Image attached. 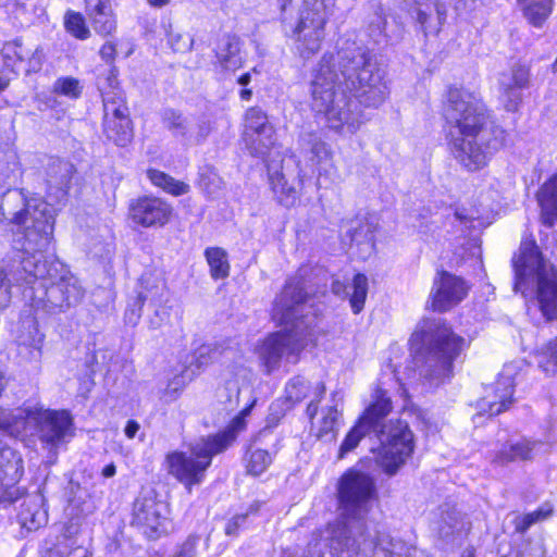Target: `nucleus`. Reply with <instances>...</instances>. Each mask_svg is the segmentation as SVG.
<instances>
[{"label":"nucleus","instance_id":"obj_1","mask_svg":"<svg viewBox=\"0 0 557 557\" xmlns=\"http://www.w3.org/2000/svg\"><path fill=\"white\" fill-rule=\"evenodd\" d=\"M387 95L384 73L370 51L355 41L343 42L336 54L325 53L313 72L311 108L342 134L356 133L362 123L357 102L376 108Z\"/></svg>","mask_w":557,"mask_h":557},{"label":"nucleus","instance_id":"obj_2","mask_svg":"<svg viewBox=\"0 0 557 557\" xmlns=\"http://www.w3.org/2000/svg\"><path fill=\"white\" fill-rule=\"evenodd\" d=\"M336 497L343 521L332 531L334 550L347 552L351 557H428L400 540L369 533L367 516L376 497L375 481L369 473L356 468L346 470L337 481Z\"/></svg>","mask_w":557,"mask_h":557},{"label":"nucleus","instance_id":"obj_3","mask_svg":"<svg viewBox=\"0 0 557 557\" xmlns=\"http://www.w3.org/2000/svg\"><path fill=\"white\" fill-rule=\"evenodd\" d=\"M448 145L456 162L469 172L484 168L505 145L506 132L483 100L463 88H449L443 104Z\"/></svg>","mask_w":557,"mask_h":557},{"label":"nucleus","instance_id":"obj_4","mask_svg":"<svg viewBox=\"0 0 557 557\" xmlns=\"http://www.w3.org/2000/svg\"><path fill=\"white\" fill-rule=\"evenodd\" d=\"M308 293L299 277L288 280L276 297L273 318L285 326L271 334L258 349L259 358L268 372L278 368L282 359L296 363L299 352L312 342L317 314L307 305Z\"/></svg>","mask_w":557,"mask_h":557},{"label":"nucleus","instance_id":"obj_5","mask_svg":"<svg viewBox=\"0 0 557 557\" xmlns=\"http://www.w3.org/2000/svg\"><path fill=\"white\" fill-rule=\"evenodd\" d=\"M391 409L392 403L386 393L376 391L375 401L368 407L341 444L338 458H345L366 435L374 433L381 444L377 463L386 474H396L413 451V434L404 421L384 422Z\"/></svg>","mask_w":557,"mask_h":557},{"label":"nucleus","instance_id":"obj_6","mask_svg":"<svg viewBox=\"0 0 557 557\" xmlns=\"http://www.w3.org/2000/svg\"><path fill=\"white\" fill-rule=\"evenodd\" d=\"M41 253L21 257L12 270L15 282L29 285L33 306L50 313L78 305L85 294L78 278L61 262L44 260Z\"/></svg>","mask_w":557,"mask_h":557},{"label":"nucleus","instance_id":"obj_7","mask_svg":"<svg viewBox=\"0 0 557 557\" xmlns=\"http://www.w3.org/2000/svg\"><path fill=\"white\" fill-rule=\"evenodd\" d=\"M413 364L420 377L438 386L453 376L454 360L466 341L441 320H425L410 338Z\"/></svg>","mask_w":557,"mask_h":557},{"label":"nucleus","instance_id":"obj_8","mask_svg":"<svg viewBox=\"0 0 557 557\" xmlns=\"http://www.w3.org/2000/svg\"><path fill=\"white\" fill-rule=\"evenodd\" d=\"M0 209L10 223L18 226L14 247L23 256L48 249L53 234L54 218L51 207L40 198H27L23 190L4 194Z\"/></svg>","mask_w":557,"mask_h":557},{"label":"nucleus","instance_id":"obj_9","mask_svg":"<svg viewBox=\"0 0 557 557\" xmlns=\"http://www.w3.org/2000/svg\"><path fill=\"white\" fill-rule=\"evenodd\" d=\"M515 290L525 293L534 288L539 308L547 320L557 318V269L545 260L535 242L521 243L512 258Z\"/></svg>","mask_w":557,"mask_h":557},{"label":"nucleus","instance_id":"obj_10","mask_svg":"<svg viewBox=\"0 0 557 557\" xmlns=\"http://www.w3.org/2000/svg\"><path fill=\"white\" fill-rule=\"evenodd\" d=\"M24 472L22 457L8 446L0 447V506L11 505L24 497L18 511L21 525L35 531L48 520L44 508V496L39 493L25 495V490L17 485Z\"/></svg>","mask_w":557,"mask_h":557},{"label":"nucleus","instance_id":"obj_11","mask_svg":"<svg viewBox=\"0 0 557 557\" xmlns=\"http://www.w3.org/2000/svg\"><path fill=\"white\" fill-rule=\"evenodd\" d=\"M292 0H278L285 11ZM298 22L292 37L302 58H310L321 48L325 37V25L335 10L336 0H299Z\"/></svg>","mask_w":557,"mask_h":557},{"label":"nucleus","instance_id":"obj_12","mask_svg":"<svg viewBox=\"0 0 557 557\" xmlns=\"http://www.w3.org/2000/svg\"><path fill=\"white\" fill-rule=\"evenodd\" d=\"M169 473L187 488L199 484L206 476L209 466V441L201 438L191 445V455L174 451L166 456Z\"/></svg>","mask_w":557,"mask_h":557},{"label":"nucleus","instance_id":"obj_13","mask_svg":"<svg viewBox=\"0 0 557 557\" xmlns=\"http://www.w3.org/2000/svg\"><path fill=\"white\" fill-rule=\"evenodd\" d=\"M242 137L249 152L258 158H265L275 145V128L261 108L251 107L246 111Z\"/></svg>","mask_w":557,"mask_h":557},{"label":"nucleus","instance_id":"obj_14","mask_svg":"<svg viewBox=\"0 0 557 557\" xmlns=\"http://www.w3.org/2000/svg\"><path fill=\"white\" fill-rule=\"evenodd\" d=\"M24 411L28 413L26 424L34 421L37 424L40 441L47 445L57 446L71 431L72 418L65 410L24 409Z\"/></svg>","mask_w":557,"mask_h":557},{"label":"nucleus","instance_id":"obj_15","mask_svg":"<svg viewBox=\"0 0 557 557\" xmlns=\"http://www.w3.org/2000/svg\"><path fill=\"white\" fill-rule=\"evenodd\" d=\"M4 66L14 73L24 70L25 73H38L45 61L41 46L26 45L21 38L7 41L1 49Z\"/></svg>","mask_w":557,"mask_h":557},{"label":"nucleus","instance_id":"obj_16","mask_svg":"<svg viewBox=\"0 0 557 557\" xmlns=\"http://www.w3.org/2000/svg\"><path fill=\"white\" fill-rule=\"evenodd\" d=\"M468 292L469 285L463 278L442 271L433 281L430 306L434 311H448L457 306Z\"/></svg>","mask_w":557,"mask_h":557},{"label":"nucleus","instance_id":"obj_17","mask_svg":"<svg viewBox=\"0 0 557 557\" xmlns=\"http://www.w3.org/2000/svg\"><path fill=\"white\" fill-rule=\"evenodd\" d=\"M165 507L152 495L136 498L133 507V524L139 528L148 539H157L166 532Z\"/></svg>","mask_w":557,"mask_h":557},{"label":"nucleus","instance_id":"obj_18","mask_svg":"<svg viewBox=\"0 0 557 557\" xmlns=\"http://www.w3.org/2000/svg\"><path fill=\"white\" fill-rule=\"evenodd\" d=\"M517 367L513 363L504 366L498 379L492 387L493 393L484 396L478 404L480 414L497 416L507 410L513 403L515 375Z\"/></svg>","mask_w":557,"mask_h":557},{"label":"nucleus","instance_id":"obj_19","mask_svg":"<svg viewBox=\"0 0 557 557\" xmlns=\"http://www.w3.org/2000/svg\"><path fill=\"white\" fill-rule=\"evenodd\" d=\"M172 207L158 197L141 196L129 202L128 215L140 226H162L169 222Z\"/></svg>","mask_w":557,"mask_h":557},{"label":"nucleus","instance_id":"obj_20","mask_svg":"<svg viewBox=\"0 0 557 557\" xmlns=\"http://www.w3.org/2000/svg\"><path fill=\"white\" fill-rule=\"evenodd\" d=\"M298 149L300 156L317 168L318 182L321 184V176L334 168L333 152L330 146L317 133L302 132L298 138Z\"/></svg>","mask_w":557,"mask_h":557},{"label":"nucleus","instance_id":"obj_21","mask_svg":"<svg viewBox=\"0 0 557 557\" xmlns=\"http://www.w3.org/2000/svg\"><path fill=\"white\" fill-rule=\"evenodd\" d=\"M542 451H546V448L541 441H508L491 455V463L495 467H506L511 462L532 460Z\"/></svg>","mask_w":557,"mask_h":557},{"label":"nucleus","instance_id":"obj_22","mask_svg":"<svg viewBox=\"0 0 557 557\" xmlns=\"http://www.w3.org/2000/svg\"><path fill=\"white\" fill-rule=\"evenodd\" d=\"M412 3L409 9L411 15H416L418 23L426 35L428 33L437 34L446 22L447 8L445 4L433 0H405Z\"/></svg>","mask_w":557,"mask_h":557},{"label":"nucleus","instance_id":"obj_23","mask_svg":"<svg viewBox=\"0 0 557 557\" xmlns=\"http://www.w3.org/2000/svg\"><path fill=\"white\" fill-rule=\"evenodd\" d=\"M331 403L332 405L322 409L321 417L312 422L317 437L325 442H331L336 437L341 424L342 412L339 407L343 403V396L339 392L331 394Z\"/></svg>","mask_w":557,"mask_h":557},{"label":"nucleus","instance_id":"obj_24","mask_svg":"<svg viewBox=\"0 0 557 557\" xmlns=\"http://www.w3.org/2000/svg\"><path fill=\"white\" fill-rule=\"evenodd\" d=\"M255 401L244 408L222 431L211 436V458L227 450L234 445L238 434L246 428V417L249 416Z\"/></svg>","mask_w":557,"mask_h":557},{"label":"nucleus","instance_id":"obj_25","mask_svg":"<svg viewBox=\"0 0 557 557\" xmlns=\"http://www.w3.org/2000/svg\"><path fill=\"white\" fill-rule=\"evenodd\" d=\"M74 172L75 169L71 162L51 159L46 168L48 190L54 193L58 198L63 197L71 186Z\"/></svg>","mask_w":557,"mask_h":557},{"label":"nucleus","instance_id":"obj_26","mask_svg":"<svg viewBox=\"0 0 557 557\" xmlns=\"http://www.w3.org/2000/svg\"><path fill=\"white\" fill-rule=\"evenodd\" d=\"M345 236L349 238L350 243L356 245H363L368 249L374 247V233L376 225L371 222L367 216H356L342 226Z\"/></svg>","mask_w":557,"mask_h":557},{"label":"nucleus","instance_id":"obj_27","mask_svg":"<svg viewBox=\"0 0 557 557\" xmlns=\"http://www.w3.org/2000/svg\"><path fill=\"white\" fill-rule=\"evenodd\" d=\"M537 200L542 209L543 223L552 227L557 220V173L541 187Z\"/></svg>","mask_w":557,"mask_h":557},{"label":"nucleus","instance_id":"obj_28","mask_svg":"<svg viewBox=\"0 0 557 557\" xmlns=\"http://www.w3.org/2000/svg\"><path fill=\"white\" fill-rule=\"evenodd\" d=\"M216 59L222 69L235 71L242 66L239 39L236 36L226 35L218 45Z\"/></svg>","mask_w":557,"mask_h":557},{"label":"nucleus","instance_id":"obj_29","mask_svg":"<svg viewBox=\"0 0 557 557\" xmlns=\"http://www.w3.org/2000/svg\"><path fill=\"white\" fill-rule=\"evenodd\" d=\"M147 177L152 185L174 197L186 195L190 190V186L187 183L156 169L147 170Z\"/></svg>","mask_w":557,"mask_h":557},{"label":"nucleus","instance_id":"obj_30","mask_svg":"<svg viewBox=\"0 0 557 557\" xmlns=\"http://www.w3.org/2000/svg\"><path fill=\"white\" fill-rule=\"evenodd\" d=\"M525 18L535 27H541L553 10V0H517Z\"/></svg>","mask_w":557,"mask_h":557},{"label":"nucleus","instance_id":"obj_31","mask_svg":"<svg viewBox=\"0 0 557 557\" xmlns=\"http://www.w3.org/2000/svg\"><path fill=\"white\" fill-rule=\"evenodd\" d=\"M103 131L108 139L120 147H125L133 139V127L129 117H120L103 123Z\"/></svg>","mask_w":557,"mask_h":557},{"label":"nucleus","instance_id":"obj_32","mask_svg":"<svg viewBox=\"0 0 557 557\" xmlns=\"http://www.w3.org/2000/svg\"><path fill=\"white\" fill-rule=\"evenodd\" d=\"M270 184L277 201L281 205L292 207L298 201L299 194L297 189L288 184L283 173L278 171L271 173Z\"/></svg>","mask_w":557,"mask_h":557},{"label":"nucleus","instance_id":"obj_33","mask_svg":"<svg viewBox=\"0 0 557 557\" xmlns=\"http://www.w3.org/2000/svg\"><path fill=\"white\" fill-rule=\"evenodd\" d=\"M92 27L101 36H109L116 29V20L111 3L87 13Z\"/></svg>","mask_w":557,"mask_h":557},{"label":"nucleus","instance_id":"obj_34","mask_svg":"<svg viewBox=\"0 0 557 557\" xmlns=\"http://www.w3.org/2000/svg\"><path fill=\"white\" fill-rule=\"evenodd\" d=\"M272 461L273 455L261 448H250L244 457L246 472L252 476L261 475Z\"/></svg>","mask_w":557,"mask_h":557},{"label":"nucleus","instance_id":"obj_35","mask_svg":"<svg viewBox=\"0 0 557 557\" xmlns=\"http://www.w3.org/2000/svg\"><path fill=\"white\" fill-rule=\"evenodd\" d=\"M139 282L143 288V290H140L139 293L148 295L147 300H150L154 304H160L163 301L166 288L164 281L159 274L151 271H146L140 276Z\"/></svg>","mask_w":557,"mask_h":557},{"label":"nucleus","instance_id":"obj_36","mask_svg":"<svg viewBox=\"0 0 557 557\" xmlns=\"http://www.w3.org/2000/svg\"><path fill=\"white\" fill-rule=\"evenodd\" d=\"M103 123L115 121L120 117H129L128 108L126 106L122 92H103Z\"/></svg>","mask_w":557,"mask_h":557},{"label":"nucleus","instance_id":"obj_37","mask_svg":"<svg viewBox=\"0 0 557 557\" xmlns=\"http://www.w3.org/2000/svg\"><path fill=\"white\" fill-rule=\"evenodd\" d=\"M535 362L545 374H557V336L535 352Z\"/></svg>","mask_w":557,"mask_h":557},{"label":"nucleus","instance_id":"obj_38","mask_svg":"<svg viewBox=\"0 0 557 557\" xmlns=\"http://www.w3.org/2000/svg\"><path fill=\"white\" fill-rule=\"evenodd\" d=\"M28 413L24 408L14 410L0 407V430L8 431L11 434H18L26 428Z\"/></svg>","mask_w":557,"mask_h":557},{"label":"nucleus","instance_id":"obj_39","mask_svg":"<svg viewBox=\"0 0 557 557\" xmlns=\"http://www.w3.org/2000/svg\"><path fill=\"white\" fill-rule=\"evenodd\" d=\"M437 524L438 533L443 537L459 533L463 529L461 515L455 508L443 509Z\"/></svg>","mask_w":557,"mask_h":557},{"label":"nucleus","instance_id":"obj_40","mask_svg":"<svg viewBox=\"0 0 557 557\" xmlns=\"http://www.w3.org/2000/svg\"><path fill=\"white\" fill-rule=\"evenodd\" d=\"M352 292L349 293V302L355 314L362 311L367 294H368V278L364 274L358 273L355 275L351 286Z\"/></svg>","mask_w":557,"mask_h":557},{"label":"nucleus","instance_id":"obj_41","mask_svg":"<svg viewBox=\"0 0 557 557\" xmlns=\"http://www.w3.org/2000/svg\"><path fill=\"white\" fill-rule=\"evenodd\" d=\"M500 101L508 112H516L522 103L523 88L508 85L507 83L499 82Z\"/></svg>","mask_w":557,"mask_h":557},{"label":"nucleus","instance_id":"obj_42","mask_svg":"<svg viewBox=\"0 0 557 557\" xmlns=\"http://www.w3.org/2000/svg\"><path fill=\"white\" fill-rule=\"evenodd\" d=\"M64 26L77 39L84 40L90 36V30L81 13L69 11L64 17Z\"/></svg>","mask_w":557,"mask_h":557},{"label":"nucleus","instance_id":"obj_43","mask_svg":"<svg viewBox=\"0 0 557 557\" xmlns=\"http://www.w3.org/2000/svg\"><path fill=\"white\" fill-rule=\"evenodd\" d=\"M499 82L507 83L520 88H528L530 85V69L523 64H516L508 73H503Z\"/></svg>","mask_w":557,"mask_h":557},{"label":"nucleus","instance_id":"obj_44","mask_svg":"<svg viewBox=\"0 0 557 557\" xmlns=\"http://www.w3.org/2000/svg\"><path fill=\"white\" fill-rule=\"evenodd\" d=\"M52 91L71 99H77L82 95L83 86L75 77H59L53 84Z\"/></svg>","mask_w":557,"mask_h":557},{"label":"nucleus","instance_id":"obj_45","mask_svg":"<svg viewBox=\"0 0 557 557\" xmlns=\"http://www.w3.org/2000/svg\"><path fill=\"white\" fill-rule=\"evenodd\" d=\"M309 383L302 376L290 379L285 387L286 399L293 404L299 403L308 396Z\"/></svg>","mask_w":557,"mask_h":557},{"label":"nucleus","instance_id":"obj_46","mask_svg":"<svg viewBox=\"0 0 557 557\" xmlns=\"http://www.w3.org/2000/svg\"><path fill=\"white\" fill-rule=\"evenodd\" d=\"M230 274L227 253L221 248H211V277L225 278Z\"/></svg>","mask_w":557,"mask_h":557},{"label":"nucleus","instance_id":"obj_47","mask_svg":"<svg viewBox=\"0 0 557 557\" xmlns=\"http://www.w3.org/2000/svg\"><path fill=\"white\" fill-rule=\"evenodd\" d=\"M553 512L550 507H542L532 512L525 513L517 519L516 530L520 533L527 532V530L534 523L543 521L548 518Z\"/></svg>","mask_w":557,"mask_h":557},{"label":"nucleus","instance_id":"obj_48","mask_svg":"<svg viewBox=\"0 0 557 557\" xmlns=\"http://www.w3.org/2000/svg\"><path fill=\"white\" fill-rule=\"evenodd\" d=\"M42 557H92V552L83 545H71L65 549L60 547L49 548Z\"/></svg>","mask_w":557,"mask_h":557},{"label":"nucleus","instance_id":"obj_49","mask_svg":"<svg viewBox=\"0 0 557 557\" xmlns=\"http://www.w3.org/2000/svg\"><path fill=\"white\" fill-rule=\"evenodd\" d=\"M148 295H144L143 293H138L137 298L134 300V304L131 305L124 314L125 323L132 326H135L141 317L143 307L145 301L147 300Z\"/></svg>","mask_w":557,"mask_h":557},{"label":"nucleus","instance_id":"obj_50","mask_svg":"<svg viewBox=\"0 0 557 557\" xmlns=\"http://www.w3.org/2000/svg\"><path fill=\"white\" fill-rule=\"evenodd\" d=\"M386 17L381 7L374 13L373 18L369 23L370 35L376 42H380L381 37H387L385 33Z\"/></svg>","mask_w":557,"mask_h":557},{"label":"nucleus","instance_id":"obj_51","mask_svg":"<svg viewBox=\"0 0 557 557\" xmlns=\"http://www.w3.org/2000/svg\"><path fill=\"white\" fill-rule=\"evenodd\" d=\"M162 122L169 129L177 131L180 133H183L185 129L184 117L173 109H165L162 112Z\"/></svg>","mask_w":557,"mask_h":557},{"label":"nucleus","instance_id":"obj_52","mask_svg":"<svg viewBox=\"0 0 557 557\" xmlns=\"http://www.w3.org/2000/svg\"><path fill=\"white\" fill-rule=\"evenodd\" d=\"M169 44L175 52H186L193 46V39L188 34L173 33L169 34Z\"/></svg>","mask_w":557,"mask_h":557},{"label":"nucleus","instance_id":"obj_53","mask_svg":"<svg viewBox=\"0 0 557 557\" xmlns=\"http://www.w3.org/2000/svg\"><path fill=\"white\" fill-rule=\"evenodd\" d=\"M259 506L258 505H251L250 508H249V511H247L246 513H243V515H236L231 521H228L226 523V527H225V533L227 535H236L237 534V531L239 529L238 527V521L239 520H246L247 517L251 513V512H256L258 510Z\"/></svg>","mask_w":557,"mask_h":557},{"label":"nucleus","instance_id":"obj_54","mask_svg":"<svg viewBox=\"0 0 557 557\" xmlns=\"http://www.w3.org/2000/svg\"><path fill=\"white\" fill-rule=\"evenodd\" d=\"M11 300L10 285L7 281L5 273L0 269V310L5 308Z\"/></svg>","mask_w":557,"mask_h":557},{"label":"nucleus","instance_id":"obj_55","mask_svg":"<svg viewBox=\"0 0 557 557\" xmlns=\"http://www.w3.org/2000/svg\"><path fill=\"white\" fill-rule=\"evenodd\" d=\"M106 85L108 90H104V86H101V92H111L113 96V92H121L119 89V82H117V70L115 66H111L108 73V76L106 77Z\"/></svg>","mask_w":557,"mask_h":557},{"label":"nucleus","instance_id":"obj_56","mask_svg":"<svg viewBox=\"0 0 557 557\" xmlns=\"http://www.w3.org/2000/svg\"><path fill=\"white\" fill-rule=\"evenodd\" d=\"M99 54L107 63H113L116 55V45L113 41H107L101 47Z\"/></svg>","mask_w":557,"mask_h":557},{"label":"nucleus","instance_id":"obj_57","mask_svg":"<svg viewBox=\"0 0 557 557\" xmlns=\"http://www.w3.org/2000/svg\"><path fill=\"white\" fill-rule=\"evenodd\" d=\"M198 537L189 536L183 544L181 552L175 557H194Z\"/></svg>","mask_w":557,"mask_h":557},{"label":"nucleus","instance_id":"obj_58","mask_svg":"<svg viewBox=\"0 0 557 557\" xmlns=\"http://www.w3.org/2000/svg\"><path fill=\"white\" fill-rule=\"evenodd\" d=\"M139 429H140V425L137 421L128 420L124 432L128 438H134L135 435L137 434V432L139 431Z\"/></svg>","mask_w":557,"mask_h":557},{"label":"nucleus","instance_id":"obj_59","mask_svg":"<svg viewBox=\"0 0 557 557\" xmlns=\"http://www.w3.org/2000/svg\"><path fill=\"white\" fill-rule=\"evenodd\" d=\"M84 1H85V7H86V13L111 3L110 0H84Z\"/></svg>","mask_w":557,"mask_h":557},{"label":"nucleus","instance_id":"obj_60","mask_svg":"<svg viewBox=\"0 0 557 557\" xmlns=\"http://www.w3.org/2000/svg\"><path fill=\"white\" fill-rule=\"evenodd\" d=\"M331 289L337 296H343V295L349 294V292L347 290L348 286L337 280L332 282Z\"/></svg>","mask_w":557,"mask_h":557},{"label":"nucleus","instance_id":"obj_61","mask_svg":"<svg viewBox=\"0 0 557 557\" xmlns=\"http://www.w3.org/2000/svg\"><path fill=\"white\" fill-rule=\"evenodd\" d=\"M319 403L320 401L311 400L307 406L306 413L311 420V423L314 422V418L318 414Z\"/></svg>","mask_w":557,"mask_h":557},{"label":"nucleus","instance_id":"obj_62","mask_svg":"<svg viewBox=\"0 0 557 557\" xmlns=\"http://www.w3.org/2000/svg\"><path fill=\"white\" fill-rule=\"evenodd\" d=\"M325 392H326V388H325L324 383L323 382L317 383V385L314 387V392H313V395H314L313 400L320 401L323 398V396L325 395Z\"/></svg>","mask_w":557,"mask_h":557},{"label":"nucleus","instance_id":"obj_63","mask_svg":"<svg viewBox=\"0 0 557 557\" xmlns=\"http://www.w3.org/2000/svg\"><path fill=\"white\" fill-rule=\"evenodd\" d=\"M115 472H116V468L113 463H111L103 468L102 475L106 478H111L115 474Z\"/></svg>","mask_w":557,"mask_h":557},{"label":"nucleus","instance_id":"obj_64","mask_svg":"<svg viewBox=\"0 0 557 557\" xmlns=\"http://www.w3.org/2000/svg\"><path fill=\"white\" fill-rule=\"evenodd\" d=\"M251 82V74L249 72L240 75L237 78V83L242 86H247Z\"/></svg>","mask_w":557,"mask_h":557}]
</instances>
